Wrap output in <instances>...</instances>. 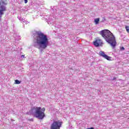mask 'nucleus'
I'll return each instance as SVG.
<instances>
[{
    "mask_svg": "<svg viewBox=\"0 0 129 129\" xmlns=\"http://www.w3.org/2000/svg\"><path fill=\"white\" fill-rule=\"evenodd\" d=\"M49 43L47 35L40 31L36 32L34 34L33 46L35 48L45 50L49 46Z\"/></svg>",
    "mask_w": 129,
    "mask_h": 129,
    "instance_id": "obj_1",
    "label": "nucleus"
},
{
    "mask_svg": "<svg viewBox=\"0 0 129 129\" xmlns=\"http://www.w3.org/2000/svg\"><path fill=\"white\" fill-rule=\"evenodd\" d=\"M125 29H126L127 33H129V26H126Z\"/></svg>",
    "mask_w": 129,
    "mask_h": 129,
    "instance_id": "obj_10",
    "label": "nucleus"
},
{
    "mask_svg": "<svg viewBox=\"0 0 129 129\" xmlns=\"http://www.w3.org/2000/svg\"><path fill=\"white\" fill-rule=\"evenodd\" d=\"M99 34L105 39V41L108 43V44H110L113 49L115 48V46H116V40H115V37L110 31L107 29L102 30L99 32Z\"/></svg>",
    "mask_w": 129,
    "mask_h": 129,
    "instance_id": "obj_2",
    "label": "nucleus"
},
{
    "mask_svg": "<svg viewBox=\"0 0 129 129\" xmlns=\"http://www.w3.org/2000/svg\"><path fill=\"white\" fill-rule=\"evenodd\" d=\"M62 125V122L60 120L54 121L51 125V129H60Z\"/></svg>",
    "mask_w": 129,
    "mask_h": 129,
    "instance_id": "obj_4",
    "label": "nucleus"
},
{
    "mask_svg": "<svg viewBox=\"0 0 129 129\" xmlns=\"http://www.w3.org/2000/svg\"><path fill=\"white\" fill-rule=\"evenodd\" d=\"M99 55H100L101 57H103V58H104L105 59H106V60H108V61H110L111 57L108 56V55L105 54L104 53V52L101 51L99 52Z\"/></svg>",
    "mask_w": 129,
    "mask_h": 129,
    "instance_id": "obj_5",
    "label": "nucleus"
},
{
    "mask_svg": "<svg viewBox=\"0 0 129 129\" xmlns=\"http://www.w3.org/2000/svg\"><path fill=\"white\" fill-rule=\"evenodd\" d=\"M14 121V120H12V121Z\"/></svg>",
    "mask_w": 129,
    "mask_h": 129,
    "instance_id": "obj_17",
    "label": "nucleus"
},
{
    "mask_svg": "<svg viewBox=\"0 0 129 129\" xmlns=\"http://www.w3.org/2000/svg\"><path fill=\"white\" fill-rule=\"evenodd\" d=\"M94 45L95 47H99V46H102L103 45V42L101 39H97L94 42Z\"/></svg>",
    "mask_w": 129,
    "mask_h": 129,
    "instance_id": "obj_6",
    "label": "nucleus"
},
{
    "mask_svg": "<svg viewBox=\"0 0 129 129\" xmlns=\"http://www.w3.org/2000/svg\"><path fill=\"white\" fill-rule=\"evenodd\" d=\"M25 4H27L28 3V0H24Z\"/></svg>",
    "mask_w": 129,
    "mask_h": 129,
    "instance_id": "obj_14",
    "label": "nucleus"
},
{
    "mask_svg": "<svg viewBox=\"0 0 129 129\" xmlns=\"http://www.w3.org/2000/svg\"><path fill=\"white\" fill-rule=\"evenodd\" d=\"M94 22L96 25H98V23H99V18H96L95 19Z\"/></svg>",
    "mask_w": 129,
    "mask_h": 129,
    "instance_id": "obj_7",
    "label": "nucleus"
},
{
    "mask_svg": "<svg viewBox=\"0 0 129 129\" xmlns=\"http://www.w3.org/2000/svg\"><path fill=\"white\" fill-rule=\"evenodd\" d=\"M45 110V109L44 107L41 108L40 107H33L31 110V113L37 118L43 119L45 116V113H44Z\"/></svg>",
    "mask_w": 129,
    "mask_h": 129,
    "instance_id": "obj_3",
    "label": "nucleus"
},
{
    "mask_svg": "<svg viewBox=\"0 0 129 129\" xmlns=\"http://www.w3.org/2000/svg\"><path fill=\"white\" fill-rule=\"evenodd\" d=\"M18 37V38H19V39H17V41H19V40H20V39H21V37L20 36H17Z\"/></svg>",
    "mask_w": 129,
    "mask_h": 129,
    "instance_id": "obj_13",
    "label": "nucleus"
},
{
    "mask_svg": "<svg viewBox=\"0 0 129 129\" xmlns=\"http://www.w3.org/2000/svg\"><path fill=\"white\" fill-rule=\"evenodd\" d=\"M116 79V78H115V77H114L113 79H112V80L113 81V80H115Z\"/></svg>",
    "mask_w": 129,
    "mask_h": 129,
    "instance_id": "obj_16",
    "label": "nucleus"
},
{
    "mask_svg": "<svg viewBox=\"0 0 129 129\" xmlns=\"http://www.w3.org/2000/svg\"><path fill=\"white\" fill-rule=\"evenodd\" d=\"M120 50H121V51H123V50H124V47H120Z\"/></svg>",
    "mask_w": 129,
    "mask_h": 129,
    "instance_id": "obj_12",
    "label": "nucleus"
},
{
    "mask_svg": "<svg viewBox=\"0 0 129 129\" xmlns=\"http://www.w3.org/2000/svg\"><path fill=\"white\" fill-rule=\"evenodd\" d=\"M15 84H21V81L18 80H16L15 81Z\"/></svg>",
    "mask_w": 129,
    "mask_h": 129,
    "instance_id": "obj_8",
    "label": "nucleus"
},
{
    "mask_svg": "<svg viewBox=\"0 0 129 129\" xmlns=\"http://www.w3.org/2000/svg\"><path fill=\"white\" fill-rule=\"evenodd\" d=\"M21 58H25V55H21Z\"/></svg>",
    "mask_w": 129,
    "mask_h": 129,
    "instance_id": "obj_15",
    "label": "nucleus"
},
{
    "mask_svg": "<svg viewBox=\"0 0 129 129\" xmlns=\"http://www.w3.org/2000/svg\"><path fill=\"white\" fill-rule=\"evenodd\" d=\"M22 22H23V23H25L26 25L29 24V22L26 21L25 19H23Z\"/></svg>",
    "mask_w": 129,
    "mask_h": 129,
    "instance_id": "obj_9",
    "label": "nucleus"
},
{
    "mask_svg": "<svg viewBox=\"0 0 129 129\" xmlns=\"http://www.w3.org/2000/svg\"><path fill=\"white\" fill-rule=\"evenodd\" d=\"M18 18L19 19V20L20 21H23V20H24L23 18H21V17H18Z\"/></svg>",
    "mask_w": 129,
    "mask_h": 129,
    "instance_id": "obj_11",
    "label": "nucleus"
}]
</instances>
